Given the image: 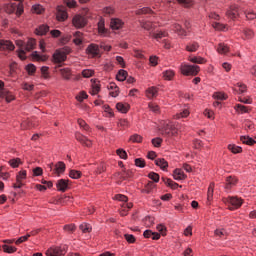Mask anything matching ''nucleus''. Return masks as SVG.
Wrapping results in <instances>:
<instances>
[{"instance_id":"nucleus-53","label":"nucleus","mask_w":256,"mask_h":256,"mask_svg":"<svg viewBox=\"0 0 256 256\" xmlns=\"http://www.w3.org/2000/svg\"><path fill=\"white\" fill-rule=\"evenodd\" d=\"M63 3L69 9H75V7H77V1H75V0H63Z\"/></svg>"},{"instance_id":"nucleus-3","label":"nucleus","mask_w":256,"mask_h":256,"mask_svg":"<svg viewBox=\"0 0 256 256\" xmlns=\"http://www.w3.org/2000/svg\"><path fill=\"white\" fill-rule=\"evenodd\" d=\"M85 53L92 59H95V57H101V50L99 49V45L95 43L89 44L85 50Z\"/></svg>"},{"instance_id":"nucleus-22","label":"nucleus","mask_w":256,"mask_h":256,"mask_svg":"<svg viewBox=\"0 0 256 256\" xmlns=\"http://www.w3.org/2000/svg\"><path fill=\"white\" fill-rule=\"evenodd\" d=\"M116 109L119 111V113H129V109H131V105L129 103H123V102H118L116 104Z\"/></svg>"},{"instance_id":"nucleus-56","label":"nucleus","mask_w":256,"mask_h":256,"mask_svg":"<svg viewBox=\"0 0 256 256\" xmlns=\"http://www.w3.org/2000/svg\"><path fill=\"white\" fill-rule=\"evenodd\" d=\"M116 154L120 159L127 160V151H125L123 148H119L116 150Z\"/></svg>"},{"instance_id":"nucleus-62","label":"nucleus","mask_w":256,"mask_h":256,"mask_svg":"<svg viewBox=\"0 0 256 256\" xmlns=\"http://www.w3.org/2000/svg\"><path fill=\"white\" fill-rule=\"evenodd\" d=\"M148 107L150 111H152V113H159V105H157L156 103L150 102L148 104Z\"/></svg>"},{"instance_id":"nucleus-11","label":"nucleus","mask_w":256,"mask_h":256,"mask_svg":"<svg viewBox=\"0 0 256 256\" xmlns=\"http://www.w3.org/2000/svg\"><path fill=\"white\" fill-rule=\"evenodd\" d=\"M0 51H15V45L11 40H0Z\"/></svg>"},{"instance_id":"nucleus-5","label":"nucleus","mask_w":256,"mask_h":256,"mask_svg":"<svg viewBox=\"0 0 256 256\" xmlns=\"http://www.w3.org/2000/svg\"><path fill=\"white\" fill-rule=\"evenodd\" d=\"M56 11V19L60 23H63L69 19V14L63 5L57 6Z\"/></svg>"},{"instance_id":"nucleus-2","label":"nucleus","mask_w":256,"mask_h":256,"mask_svg":"<svg viewBox=\"0 0 256 256\" xmlns=\"http://www.w3.org/2000/svg\"><path fill=\"white\" fill-rule=\"evenodd\" d=\"M87 23H89V20L84 15L75 14L72 18V25L75 29H84V27H87Z\"/></svg>"},{"instance_id":"nucleus-57","label":"nucleus","mask_w":256,"mask_h":256,"mask_svg":"<svg viewBox=\"0 0 256 256\" xmlns=\"http://www.w3.org/2000/svg\"><path fill=\"white\" fill-rule=\"evenodd\" d=\"M40 71L44 79H49V66H42Z\"/></svg>"},{"instance_id":"nucleus-23","label":"nucleus","mask_w":256,"mask_h":256,"mask_svg":"<svg viewBox=\"0 0 256 256\" xmlns=\"http://www.w3.org/2000/svg\"><path fill=\"white\" fill-rule=\"evenodd\" d=\"M98 33L104 37H107V33H109V30L105 28V20L103 19L99 20L98 22Z\"/></svg>"},{"instance_id":"nucleus-49","label":"nucleus","mask_w":256,"mask_h":256,"mask_svg":"<svg viewBox=\"0 0 256 256\" xmlns=\"http://www.w3.org/2000/svg\"><path fill=\"white\" fill-rule=\"evenodd\" d=\"M134 163H135V166L139 167L140 169L145 168V165H147L145 162V159H143V158H136L134 160Z\"/></svg>"},{"instance_id":"nucleus-41","label":"nucleus","mask_w":256,"mask_h":256,"mask_svg":"<svg viewBox=\"0 0 256 256\" xmlns=\"http://www.w3.org/2000/svg\"><path fill=\"white\" fill-rule=\"evenodd\" d=\"M153 10L149 7H143L141 9L136 10L135 15H149Z\"/></svg>"},{"instance_id":"nucleus-4","label":"nucleus","mask_w":256,"mask_h":256,"mask_svg":"<svg viewBox=\"0 0 256 256\" xmlns=\"http://www.w3.org/2000/svg\"><path fill=\"white\" fill-rule=\"evenodd\" d=\"M241 12H239V6L237 4L230 5V7L226 11V17L228 19H232V21H235L237 17H240Z\"/></svg>"},{"instance_id":"nucleus-7","label":"nucleus","mask_w":256,"mask_h":256,"mask_svg":"<svg viewBox=\"0 0 256 256\" xmlns=\"http://www.w3.org/2000/svg\"><path fill=\"white\" fill-rule=\"evenodd\" d=\"M65 61H67V56H65V54H63L59 49H56L52 55V63L57 65L60 63H65Z\"/></svg>"},{"instance_id":"nucleus-24","label":"nucleus","mask_w":256,"mask_h":256,"mask_svg":"<svg viewBox=\"0 0 256 256\" xmlns=\"http://www.w3.org/2000/svg\"><path fill=\"white\" fill-rule=\"evenodd\" d=\"M36 35L43 36L49 33V25L42 24L38 28L35 29Z\"/></svg>"},{"instance_id":"nucleus-54","label":"nucleus","mask_w":256,"mask_h":256,"mask_svg":"<svg viewBox=\"0 0 256 256\" xmlns=\"http://www.w3.org/2000/svg\"><path fill=\"white\" fill-rule=\"evenodd\" d=\"M189 115V109H184L180 113L176 114V119H185V117H189Z\"/></svg>"},{"instance_id":"nucleus-42","label":"nucleus","mask_w":256,"mask_h":256,"mask_svg":"<svg viewBox=\"0 0 256 256\" xmlns=\"http://www.w3.org/2000/svg\"><path fill=\"white\" fill-rule=\"evenodd\" d=\"M234 109L239 113H249V108L243 104H236Z\"/></svg>"},{"instance_id":"nucleus-6","label":"nucleus","mask_w":256,"mask_h":256,"mask_svg":"<svg viewBox=\"0 0 256 256\" xmlns=\"http://www.w3.org/2000/svg\"><path fill=\"white\" fill-rule=\"evenodd\" d=\"M179 130L172 124H166L162 130V135L165 137H177Z\"/></svg>"},{"instance_id":"nucleus-45","label":"nucleus","mask_w":256,"mask_h":256,"mask_svg":"<svg viewBox=\"0 0 256 256\" xmlns=\"http://www.w3.org/2000/svg\"><path fill=\"white\" fill-rule=\"evenodd\" d=\"M17 10V3H11L6 6V13L9 15L16 13Z\"/></svg>"},{"instance_id":"nucleus-44","label":"nucleus","mask_w":256,"mask_h":256,"mask_svg":"<svg viewBox=\"0 0 256 256\" xmlns=\"http://www.w3.org/2000/svg\"><path fill=\"white\" fill-rule=\"evenodd\" d=\"M199 49V43L193 42L192 44H188L186 46V51H189L190 53H195Z\"/></svg>"},{"instance_id":"nucleus-16","label":"nucleus","mask_w":256,"mask_h":256,"mask_svg":"<svg viewBox=\"0 0 256 256\" xmlns=\"http://www.w3.org/2000/svg\"><path fill=\"white\" fill-rule=\"evenodd\" d=\"M108 91H110L109 92L110 97H114V98L119 97V93H120L119 86H117L115 82H111L108 85Z\"/></svg>"},{"instance_id":"nucleus-50","label":"nucleus","mask_w":256,"mask_h":256,"mask_svg":"<svg viewBox=\"0 0 256 256\" xmlns=\"http://www.w3.org/2000/svg\"><path fill=\"white\" fill-rule=\"evenodd\" d=\"M87 97H89V95H87V92L81 91V92L75 97V99H76L77 101H79V103H83V101H85V99H87Z\"/></svg>"},{"instance_id":"nucleus-15","label":"nucleus","mask_w":256,"mask_h":256,"mask_svg":"<svg viewBox=\"0 0 256 256\" xmlns=\"http://www.w3.org/2000/svg\"><path fill=\"white\" fill-rule=\"evenodd\" d=\"M157 95H159V88L155 86H151L145 91V96L147 97V99H155Z\"/></svg>"},{"instance_id":"nucleus-1","label":"nucleus","mask_w":256,"mask_h":256,"mask_svg":"<svg viewBox=\"0 0 256 256\" xmlns=\"http://www.w3.org/2000/svg\"><path fill=\"white\" fill-rule=\"evenodd\" d=\"M180 71L182 75H185V77H195L199 75V71H201V68L197 65L182 64L180 66Z\"/></svg>"},{"instance_id":"nucleus-27","label":"nucleus","mask_w":256,"mask_h":256,"mask_svg":"<svg viewBox=\"0 0 256 256\" xmlns=\"http://www.w3.org/2000/svg\"><path fill=\"white\" fill-rule=\"evenodd\" d=\"M240 141L244 145H249L250 147H253V145H255V143H256V140L249 136H241Z\"/></svg>"},{"instance_id":"nucleus-58","label":"nucleus","mask_w":256,"mask_h":256,"mask_svg":"<svg viewBox=\"0 0 256 256\" xmlns=\"http://www.w3.org/2000/svg\"><path fill=\"white\" fill-rule=\"evenodd\" d=\"M148 177L151 179V181H153L154 183H159V179H160V176L158 173H155V172H150L148 174Z\"/></svg>"},{"instance_id":"nucleus-48","label":"nucleus","mask_w":256,"mask_h":256,"mask_svg":"<svg viewBox=\"0 0 256 256\" xmlns=\"http://www.w3.org/2000/svg\"><path fill=\"white\" fill-rule=\"evenodd\" d=\"M95 75V70H91V69H84L82 71V76L85 79H89L90 77H93Z\"/></svg>"},{"instance_id":"nucleus-12","label":"nucleus","mask_w":256,"mask_h":256,"mask_svg":"<svg viewBox=\"0 0 256 256\" xmlns=\"http://www.w3.org/2000/svg\"><path fill=\"white\" fill-rule=\"evenodd\" d=\"M123 25H125V23L119 18H112L110 21V28L113 31H119V29H123Z\"/></svg>"},{"instance_id":"nucleus-64","label":"nucleus","mask_w":256,"mask_h":256,"mask_svg":"<svg viewBox=\"0 0 256 256\" xmlns=\"http://www.w3.org/2000/svg\"><path fill=\"white\" fill-rule=\"evenodd\" d=\"M161 143H163V139L157 137L152 139V145L154 147H161Z\"/></svg>"},{"instance_id":"nucleus-38","label":"nucleus","mask_w":256,"mask_h":256,"mask_svg":"<svg viewBox=\"0 0 256 256\" xmlns=\"http://www.w3.org/2000/svg\"><path fill=\"white\" fill-rule=\"evenodd\" d=\"M168 36H169V33H167V31H158L152 35V37L157 41H159V39H163V37H168Z\"/></svg>"},{"instance_id":"nucleus-19","label":"nucleus","mask_w":256,"mask_h":256,"mask_svg":"<svg viewBox=\"0 0 256 256\" xmlns=\"http://www.w3.org/2000/svg\"><path fill=\"white\" fill-rule=\"evenodd\" d=\"M65 169H67V166L65 165V162L58 161L55 164L54 173H56L57 176L59 177L60 175H63V173H65Z\"/></svg>"},{"instance_id":"nucleus-51","label":"nucleus","mask_w":256,"mask_h":256,"mask_svg":"<svg viewBox=\"0 0 256 256\" xmlns=\"http://www.w3.org/2000/svg\"><path fill=\"white\" fill-rule=\"evenodd\" d=\"M214 99H217L218 101H226L227 99V94L223 93V92H216L213 95Z\"/></svg>"},{"instance_id":"nucleus-33","label":"nucleus","mask_w":256,"mask_h":256,"mask_svg":"<svg viewBox=\"0 0 256 256\" xmlns=\"http://www.w3.org/2000/svg\"><path fill=\"white\" fill-rule=\"evenodd\" d=\"M228 149L231 151V153H234V155H237V153H243V148L235 144H229Z\"/></svg>"},{"instance_id":"nucleus-25","label":"nucleus","mask_w":256,"mask_h":256,"mask_svg":"<svg viewBox=\"0 0 256 256\" xmlns=\"http://www.w3.org/2000/svg\"><path fill=\"white\" fill-rule=\"evenodd\" d=\"M155 165H157V167H160V169H162V171H165V169H167V167H169V162H167V160H165V158H157L155 160Z\"/></svg>"},{"instance_id":"nucleus-59","label":"nucleus","mask_w":256,"mask_h":256,"mask_svg":"<svg viewBox=\"0 0 256 256\" xmlns=\"http://www.w3.org/2000/svg\"><path fill=\"white\" fill-rule=\"evenodd\" d=\"M78 125L84 129V131H89L90 127H89V124H87V122H85V120L79 118L78 119Z\"/></svg>"},{"instance_id":"nucleus-31","label":"nucleus","mask_w":256,"mask_h":256,"mask_svg":"<svg viewBox=\"0 0 256 256\" xmlns=\"http://www.w3.org/2000/svg\"><path fill=\"white\" fill-rule=\"evenodd\" d=\"M163 79L165 81H173V77H175V71L173 70H166L162 73Z\"/></svg>"},{"instance_id":"nucleus-30","label":"nucleus","mask_w":256,"mask_h":256,"mask_svg":"<svg viewBox=\"0 0 256 256\" xmlns=\"http://www.w3.org/2000/svg\"><path fill=\"white\" fill-rule=\"evenodd\" d=\"M35 45H37V40L33 38L28 39L25 45V51H33V49H35Z\"/></svg>"},{"instance_id":"nucleus-18","label":"nucleus","mask_w":256,"mask_h":256,"mask_svg":"<svg viewBox=\"0 0 256 256\" xmlns=\"http://www.w3.org/2000/svg\"><path fill=\"white\" fill-rule=\"evenodd\" d=\"M46 256H63V250L59 246L51 247L46 251Z\"/></svg>"},{"instance_id":"nucleus-60","label":"nucleus","mask_w":256,"mask_h":256,"mask_svg":"<svg viewBox=\"0 0 256 256\" xmlns=\"http://www.w3.org/2000/svg\"><path fill=\"white\" fill-rule=\"evenodd\" d=\"M114 199L116 201H122L123 203H127V201H129V198L123 194H116L114 196Z\"/></svg>"},{"instance_id":"nucleus-28","label":"nucleus","mask_w":256,"mask_h":256,"mask_svg":"<svg viewBox=\"0 0 256 256\" xmlns=\"http://www.w3.org/2000/svg\"><path fill=\"white\" fill-rule=\"evenodd\" d=\"M217 52L220 55H225V54L229 53V46L225 43H219L218 48H217Z\"/></svg>"},{"instance_id":"nucleus-46","label":"nucleus","mask_w":256,"mask_h":256,"mask_svg":"<svg viewBox=\"0 0 256 256\" xmlns=\"http://www.w3.org/2000/svg\"><path fill=\"white\" fill-rule=\"evenodd\" d=\"M26 71L28 75H35V72L37 71V66L35 64H28L26 65Z\"/></svg>"},{"instance_id":"nucleus-47","label":"nucleus","mask_w":256,"mask_h":256,"mask_svg":"<svg viewBox=\"0 0 256 256\" xmlns=\"http://www.w3.org/2000/svg\"><path fill=\"white\" fill-rule=\"evenodd\" d=\"M22 13H25V7L23 6V3H18L16 6V17H21Z\"/></svg>"},{"instance_id":"nucleus-52","label":"nucleus","mask_w":256,"mask_h":256,"mask_svg":"<svg viewBox=\"0 0 256 256\" xmlns=\"http://www.w3.org/2000/svg\"><path fill=\"white\" fill-rule=\"evenodd\" d=\"M243 33L246 39H253L255 37V32L252 29L246 28Z\"/></svg>"},{"instance_id":"nucleus-26","label":"nucleus","mask_w":256,"mask_h":256,"mask_svg":"<svg viewBox=\"0 0 256 256\" xmlns=\"http://www.w3.org/2000/svg\"><path fill=\"white\" fill-rule=\"evenodd\" d=\"M129 75V72L125 69H120L116 74L117 81L123 82L126 81L127 77Z\"/></svg>"},{"instance_id":"nucleus-17","label":"nucleus","mask_w":256,"mask_h":256,"mask_svg":"<svg viewBox=\"0 0 256 256\" xmlns=\"http://www.w3.org/2000/svg\"><path fill=\"white\" fill-rule=\"evenodd\" d=\"M0 98L5 99L6 102L11 103V101H15V95L12 94L9 90H1Z\"/></svg>"},{"instance_id":"nucleus-8","label":"nucleus","mask_w":256,"mask_h":256,"mask_svg":"<svg viewBox=\"0 0 256 256\" xmlns=\"http://www.w3.org/2000/svg\"><path fill=\"white\" fill-rule=\"evenodd\" d=\"M227 201L228 203H230V205H232V206H229L230 211H235V209H239V207L243 205V200L236 196L228 197Z\"/></svg>"},{"instance_id":"nucleus-21","label":"nucleus","mask_w":256,"mask_h":256,"mask_svg":"<svg viewBox=\"0 0 256 256\" xmlns=\"http://www.w3.org/2000/svg\"><path fill=\"white\" fill-rule=\"evenodd\" d=\"M237 183H239V179L236 176H228L226 178L225 189H231V187H235Z\"/></svg>"},{"instance_id":"nucleus-10","label":"nucleus","mask_w":256,"mask_h":256,"mask_svg":"<svg viewBox=\"0 0 256 256\" xmlns=\"http://www.w3.org/2000/svg\"><path fill=\"white\" fill-rule=\"evenodd\" d=\"M76 140L84 147H93V142L81 133L75 134Z\"/></svg>"},{"instance_id":"nucleus-14","label":"nucleus","mask_w":256,"mask_h":256,"mask_svg":"<svg viewBox=\"0 0 256 256\" xmlns=\"http://www.w3.org/2000/svg\"><path fill=\"white\" fill-rule=\"evenodd\" d=\"M161 179L163 183L170 189L176 190L179 189V187L180 189L183 187L182 185H179L177 182L173 181L171 178L162 177Z\"/></svg>"},{"instance_id":"nucleus-9","label":"nucleus","mask_w":256,"mask_h":256,"mask_svg":"<svg viewBox=\"0 0 256 256\" xmlns=\"http://www.w3.org/2000/svg\"><path fill=\"white\" fill-rule=\"evenodd\" d=\"M56 189L57 191H60V193L69 191V179H59L56 183Z\"/></svg>"},{"instance_id":"nucleus-55","label":"nucleus","mask_w":256,"mask_h":256,"mask_svg":"<svg viewBox=\"0 0 256 256\" xmlns=\"http://www.w3.org/2000/svg\"><path fill=\"white\" fill-rule=\"evenodd\" d=\"M79 229L82 231V233H91L92 228L87 223H83L79 226Z\"/></svg>"},{"instance_id":"nucleus-43","label":"nucleus","mask_w":256,"mask_h":256,"mask_svg":"<svg viewBox=\"0 0 256 256\" xmlns=\"http://www.w3.org/2000/svg\"><path fill=\"white\" fill-rule=\"evenodd\" d=\"M27 179V170H21L16 175V182L19 183V181H23Z\"/></svg>"},{"instance_id":"nucleus-61","label":"nucleus","mask_w":256,"mask_h":256,"mask_svg":"<svg viewBox=\"0 0 256 256\" xmlns=\"http://www.w3.org/2000/svg\"><path fill=\"white\" fill-rule=\"evenodd\" d=\"M244 15H246V19H248V21H253V19H256L255 11H245Z\"/></svg>"},{"instance_id":"nucleus-29","label":"nucleus","mask_w":256,"mask_h":256,"mask_svg":"<svg viewBox=\"0 0 256 256\" xmlns=\"http://www.w3.org/2000/svg\"><path fill=\"white\" fill-rule=\"evenodd\" d=\"M31 57L38 62L40 61L45 62L47 61V59H49L47 55H40L37 51L32 52Z\"/></svg>"},{"instance_id":"nucleus-35","label":"nucleus","mask_w":256,"mask_h":256,"mask_svg":"<svg viewBox=\"0 0 256 256\" xmlns=\"http://www.w3.org/2000/svg\"><path fill=\"white\" fill-rule=\"evenodd\" d=\"M21 163V158H13L8 161V164L10 165V167H12V169H17V167H19Z\"/></svg>"},{"instance_id":"nucleus-36","label":"nucleus","mask_w":256,"mask_h":256,"mask_svg":"<svg viewBox=\"0 0 256 256\" xmlns=\"http://www.w3.org/2000/svg\"><path fill=\"white\" fill-rule=\"evenodd\" d=\"M2 249H3L4 253H9V254L17 253V247H15V246H9L7 244H4V245H2Z\"/></svg>"},{"instance_id":"nucleus-63","label":"nucleus","mask_w":256,"mask_h":256,"mask_svg":"<svg viewBox=\"0 0 256 256\" xmlns=\"http://www.w3.org/2000/svg\"><path fill=\"white\" fill-rule=\"evenodd\" d=\"M124 238L127 241V243L133 244L135 241H137V238H135L132 234H124Z\"/></svg>"},{"instance_id":"nucleus-37","label":"nucleus","mask_w":256,"mask_h":256,"mask_svg":"<svg viewBox=\"0 0 256 256\" xmlns=\"http://www.w3.org/2000/svg\"><path fill=\"white\" fill-rule=\"evenodd\" d=\"M140 27H142V29H145V31H151V29H153V22H151V21H141L140 22Z\"/></svg>"},{"instance_id":"nucleus-34","label":"nucleus","mask_w":256,"mask_h":256,"mask_svg":"<svg viewBox=\"0 0 256 256\" xmlns=\"http://www.w3.org/2000/svg\"><path fill=\"white\" fill-rule=\"evenodd\" d=\"M130 143H143V136L139 134H133L130 136L129 140Z\"/></svg>"},{"instance_id":"nucleus-39","label":"nucleus","mask_w":256,"mask_h":256,"mask_svg":"<svg viewBox=\"0 0 256 256\" xmlns=\"http://www.w3.org/2000/svg\"><path fill=\"white\" fill-rule=\"evenodd\" d=\"M189 61H190L191 63H197L198 65H203V63H207V61L205 60V58H203V57H201V56H199V57L194 56V57L190 58Z\"/></svg>"},{"instance_id":"nucleus-32","label":"nucleus","mask_w":256,"mask_h":256,"mask_svg":"<svg viewBox=\"0 0 256 256\" xmlns=\"http://www.w3.org/2000/svg\"><path fill=\"white\" fill-rule=\"evenodd\" d=\"M215 191V182H211L207 191V200L213 201V193Z\"/></svg>"},{"instance_id":"nucleus-40","label":"nucleus","mask_w":256,"mask_h":256,"mask_svg":"<svg viewBox=\"0 0 256 256\" xmlns=\"http://www.w3.org/2000/svg\"><path fill=\"white\" fill-rule=\"evenodd\" d=\"M82 175H83V173L79 170H70V172H69V177L71 179H81Z\"/></svg>"},{"instance_id":"nucleus-13","label":"nucleus","mask_w":256,"mask_h":256,"mask_svg":"<svg viewBox=\"0 0 256 256\" xmlns=\"http://www.w3.org/2000/svg\"><path fill=\"white\" fill-rule=\"evenodd\" d=\"M59 71H60V75H61L62 79H64V81H71V79L73 77V71L71 70V68H69V67L61 68Z\"/></svg>"},{"instance_id":"nucleus-20","label":"nucleus","mask_w":256,"mask_h":256,"mask_svg":"<svg viewBox=\"0 0 256 256\" xmlns=\"http://www.w3.org/2000/svg\"><path fill=\"white\" fill-rule=\"evenodd\" d=\"M173 179H175V181H185V179H187V176L185 172L177 168L173 171Z\"/></svg>"}]
</instances>
